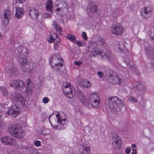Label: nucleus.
I'll return each mask as SVG.
<instances>
[{"mask_svg":"<svg viewBox=\"0 0 154 154\" xmlns=\"http://www.w3.org/2000/svg\"><path fill=\"white\" fill-rule=\"evenodd\" d=\"M12 99L13 102L18 105H23L25 104V99L19 93L13 95Z\"/></svg>","mask_w":154,"mask_h":154,"instance_id":"nucleus-12","label":"nucleus"},{"mask_svg":"<svg viewBox=\"0 0 154 154\" xmlns=\"http://www.w3.org/2000/svg\"><path fill=\"white\" fill-rule=\"evenodd\" d=\"M80 154H91L90 147L88 146H83L82 147V149L79 151Z\"/></svg>","mask_w":154,"mask_h":154,"instance_id":"nucleus-21","label":"nucleus"},{"mask_svg":"<svg viewBox=\"0 0 154 154\" xmlns=\"http://www.w3.org/2000/svg\"><path fill=\"white\" fill-rule=\"evenodd\" d=\"M91 85V82L86 79V80L85 81V82L82 85V88H89Z\"/></svg>","mask_w":154,"mask_h":154,"instance_id":"nucleus-30","label":"nucleus"},{"mask_svg":"<svg viewBox=\"0 0 154 154\" xmlns=\"http://www.w3.org/2000/svg\"><path fill=\"white\" fill-rule=\"evenodd\" d=\"M82 36L85 40H87L88 38L87 35L85 32H83L82 33Z\"/></svg>","mask_w":154,"mask_h":154,"instance_id":"nucleus-43","label":"nucleus"},{"mask_svg":"<svg viewBox=\"0 0 154 154\" xmlns=\"http://www.w3.org/2000/svg\"><path fill=\"white\" fill-rule=\"evenodd\" d=\"M112 144L114 147L117 149L121 148L122 141L120 138L116 134H115L113 138Z\"/></svg>","mask_w":154,"mask_h":154,"instance_id":"nucleus-13","label":"nucleus"},{"mask_svg":"<svg viewBox=\"0 0 154 154\" xmlns=\"http://www.w3.org/2000/svg\"><path fill=\"white\" fill-rule=\"evenodd\" d=\"M76 94L78 97L79 101L83 104L85 105L88 106V107H90L89 102L86 99L85 97L83 95L82 93L80 91H78L75 92V94Z\"/></svg>","mask_w":154,"mask_h":154,"instance_id":"nucleus-15","label":"nucleus"},{"mask_svg":"<svg viewBox=\"0 0 154 154\" xmlns=\"http://www.w3.org/2000/svg\"><path fill=\"white\" fill-rule=\"evenodd\" d=\"M49 119L52 128L55 130L63 129L64 128L65 122L66 121V117L59 113L52 115Z\"/></svg>","mask_w":154,"mask_h":154,"instance_id":"nucleus-1","label":"nucleus"},{"mask_svg":"<svg viewBox=\"0 0 154 154\" xmlns=\"http://www.w3.org/2000/svg\"><path fill=\"white\" fill-rule=\"evenodd\" d=\"M131 148L132 151H134V149H136V146L134 144H132L131 145Z\"/></svg>","mask_w":154,"mask_h":154,"instance_id":"nucleus-48","label":"nucleus"},{"mask_svg":"<svg viewBox=\"0 0 154 154\" xmlns=\"http://www.w3.org/2000/svg\"><path fill=\"white\" fill-rule=\"evenodd\" d=\"M8 129L9 132L18 138H22L24 136V132L22 128L17 125H13L10 126Z\"/></svg>","mask_w":154,"mask_h":154,"instance_id":"nucleus-7","label":"nucleus"},{"mask_svg":"<svg viewBox=\"0 0 154 154\" xmlns=\"http://www.w3.org/2000/svg\"><path fill=\"white\" fill-rule=\"evenodd\" d=\"M2 35L1 33H0V40H2Z\"/></svg>","mask_w":154,"mask_h":154,"instance_id":"nucleus-50","label":"nucleus"},{"mask_svg":"<svg viewBox=\"0 0 154 154\" xmlns=\"http://www.w3.org/2000/svg\"><path fill=\"white\" fill-rule=\"evenodd\" d=\"M115 48L116 49V51H122V47L121 46H120L119 44L116 45L115 46Z\"/></svg>","mask_w":154,"mask_h":154,"instance_id":"nucleus-38","label":"nucleus"},{"mask_svg":"<svg viewBox=\"0 0 154 154\" xmlns=\"http://www.w3.org/2000/svg\"><path fill=\"white\" fill-rule=\"evenodd\" d=\"M24 11L22 8H17L15 13V17L16 18H21L24 14Z\"/></svg>","mask_w":154,"mask_h":154,"instance_id":"nucleus-20","label":"nucleus"},{"mask_svg":"<svg viewBox=\"0 0 154 154\" xmlns=\"http://www.w3.org/2000/svg\"><path fill=\"white\" fill-rule=\"evenodd\" d=\"M39 15L38 10L34 8H31L29 10V15L32 19H36Z\"/></svg>","mask_w":154,"mask_h":154,"instance_id":"nucleus-18","label":"nucleus"},{"mask_svg":"<svg viewBox=\"0 0 154 154\" xmlns=\"http://www.w3.org/2000/svg\"><path fill=\"white\" fill-rule=\"evenodd\" d=\"M97 75L99 78H101L103 77V73L100 71H98L97 72Z\"/></svg>","mask_w":154,"mask_h":154,"instance_id":"nucleus-45","label":"nucleus"},{"mask_svg":"<svg viewBox=\"0 0 154 154\" xmlns=\"http://www.w3.org/2000/svg\"><path fill=\"white\" fill-rule=\"evenodd\" d=\"M55 6L59 7L56 9V12H60L62 11V10L63 9L62 6L65 7L66 6V4L64 3H62L59 1H57L55 2Z\"/></svg>","mask_w":154,"mask_h":154,"instance_id":"nucleus-22","label":"nucleus"},{"mask_svg":"<svg viewBox=\"0 0 154 154\" xmlns=\"http://www.w3.org/2000/svg\"><path fill=\"white\" fill-rule=\"evenodd\" d=\"M110 31L113 35L118 36L122 34L125 29L120 23H116L111 26L110 28Z\"/></svg>","mask_w":154,"mask_h":154,"instance_id":"nucleus-8","label":"nucleus"},{"mask_svg":"<svg viewBox=\"0 0 154 154\" xmlns=\"http://www.w3.org/2000/svg\"><path fill=\"white\" fill-rule=\"evenodd\" d=\"M103 44V41H97V43L95 42H92L91 43V47L94 49H95L99 45H102Z\"/></svg>","mask_w":154,"mask_h":154,"instance_id":"nucleus-26","label":"nucleus"},{"mask_svg":"<svg viewBox=\"0 0 154 154\" xmlns=\"http://www.w3.org/2000/svg\"><path fill=\"white\" fill-rule=\"evenodd\" d=\"M129 100L133 103H136L137 101V99L134 97L131 96L129 98Z\"/></svg>","mask_w":154,"mask_h":154,"instance_id":"nucleus-36","label":"nucleus"},{"mask_svg":"<svg viewBox=\"0 0 154 154\" xmlns=\"http://www.w3.org/2000/svg\"><path fill=\"white\" fill-rule=\"evenodd\" d=\"M0 89L4 96H6L8 95V93L6 88L3 87H1Z\"/></svg>","mask_w":154,"mask_h":154,"instance_id":"nucleus-34","label":"nucleus"},{"mask_svg":"<svg viewBox=\"0 0 154 154\" xmlns=\"http://www.w3.org/2000/svg\"><path fill=\"white\" fill-rule=\"evenodd\" d=\"M53 2L51 0H48L46 4V8L47 11L52 13V9L53 7Z\"/></svg>","mask_w":154,"mask_h":154,"instance_id":"nucleus-23","label":"nucleus"},{"mask_svg":"<svg viewBox=\"0 0 154 154\" xmlns=\"http://www.w3.org/2000/svg\"><path fill=\"white\" fill-rule=\"evenodd\" d=\"M63 91L65 96L68 98L72 99L75 95V91L73 86L69 83L63 84Z\"/></svg>","mask_w":154,"mask_h":154,"instance_id":"nucleus-5","label":"nucleus"},{"mask_svg":"<svg viewBox=\"0 0 154 154\" xmlns=\"http://www.w3.org/2000/svg\"><path fill=\"white\" fill-rule=\"evenodd\" d=\"M2 143L4 145L8 146H11L13 145L14 140L12 138L9 136H5L1 138Z\"/></svg>","mask_w":154,"mask_h":154,"instance_id":"nucleus-16","label":"nucleus"},{"mask_svg":"<svg viewBox=\"0 0 154 154\" xmlns=\"http://www.w3.org/2000/svg\"><path fill=\"white\" fill-rule=\"evenodd\" d=\"M29 149L30 150V152L32 154H38L37 151L35 148L30 147Z\"/></svg>","mask_w":154,"mask_h":154,"instance_id":"nucleus-35","label":"nucleus"},{"mask_svg":"<svg viewBox=\"0 0 154 154\" xmlns=\"http://www.w3.org/2000/svg\"><path fill=\"white\" fill-rule=\"evenodd\" d=\"M56 35V40L55 41L54 44V48L55 50H57L59 48L60 45V40L59 38H58L57 36L55 34L54 35Z\"/></svg>","mask_w":154,"mask_h":154,"instance_id":"nucleus-24","label":"nucleus"},{"mask_svg":"<svg viewBox=\"0 0 154 154\" xmlns=\"http://www.w3.org/2000/svg\"><path fill=\"white\" fill-rule=\"evenodd\" d=\"M108 80L109 82L113 84L120 85L122 82V79L118 75H116V73L111 75Z\"/></svg>","mask_w":154,"mask_h":154,"instance_id":"nucleus-14","label":"nucleus"},{"mask_svg":"<svg viewBox=\"0 0 154 154\" xmlns=\"http://www.w3.org/2000/svg\"><path fill=\"white\" fill-rule=\"evenodd\" d=\"M86 80V79H83L81 77H78L77 78V83L79 86L82 87V85H83Z\"/></svg>","mask_w":154,"mask_h":154,"instance_id":"nucleus-29","label":"nucleus"},{"mask_svg":"<svg viewBox=\"0 0 154 154\" xmlns=\"http://www.w3.org/2000/svg\"><path fill=\"white\" fill-rule=\"evenodd\" d=\"M15 2L17 5L18 4H22L25 1V0H15Z\"/></svg>","mask_w":154,"mask_h":154,"instance_id":"nucleus-44","label":"nucleus"},{"mask_svg":"<svg viewBox=\"0 0 154 154\" xmlns=\"http://www.w3.org/2000/svg\"><path fill=\"white\" fill-rule=\"evenodd\" d=\"M43 16L44 18H48L51 17L52 15L49 13H45L43 14Z\"/></svg>","mask_w":154,"mask_h":154,"instance_id":"nucleus-40","label":"nucleus"},{"mask_svg":"<svg viewBox=\"0 0 154 154\" xmlns=\"http://www.w3.org/2000/svg\"><path fill=\"white\" fill-rule=\"evenodd\" d=\"M34 144L36 147H39L41 146V143L40 141L36 140L34 142Z\"/></svg>","mask_w":154,"mask_h":154,"instance_id":"nucleus-41","label":"nucleus"},{"mask_svg":"<svg viewBox=\"0 0 154 154\" xmlns=\"http://www.w3.org/2000/svg\"><path fill=\"white\" fill-rule=\"evenodd\" d=\"M2 114V112H0V118H1ZM2 126V122L0 121V128H1Z\"/></svg>","mask_w":154,"mask_h":154,"instance_id":"nucleus-47","label":"nucleus"},{"mask_svg":"<svg viewBox=\"0 0 154 154\" xmlns=\"http://www.w3.org/2000/svg\"><path fill=\"white\" fill-rule=\"evenodd\" d=\"M74 63L75 65L79 66H80L82 64V62L81 61H75L74 62Z\"/></svg>","mask_w":154,"mask_h":154,"instance_id":"nucleus-46","label":"nucleus"},{"mask_svg":"<svg viewBox=\"0 0 154 154\" xmlns=\"http://www.w3.org/2000/svg\"><path fill=\"white\" fill-rule=\"evenodd\" d=\"M86 10L89 14H91L97 12V6L92 4L89 5L86 8Z\"/></svg>","mask_w":154,"mask_h":154,"instance_id":"nucleus-19","label":"nucleus"},{"mask_svg":"<svg viewBox=\"0 0 154 154\" xmlns=\"http://www.w3.org/2000/svg\"><path fill=\"white\" fill-rule=\"evenodd\" d=\"M152 9L151 6H146L143 7L141 10V15L144 19H147L150 17L152 13Z\"/></svg>","mask_w":154,"mask_h":154,"instance_id":"nucleus-10","label":"nucleus"},{"mask_svg":"<svg viewBox=\"0 0 154 154\" xmlns=\"http://www.w3.org/2000/svg\"><path fill=\"white\" fill-rule=\"evenodd\" d=\"M20 109L16 105L12 106L11 109L6 112V116L8 117L9 116H12L14 117H16L20 113Z\"/></svg>","mask_w":154,"mask_h":154,"instance_id":"nucleus-11","label":"nucleus"},{"mask_svg":"<svg viewBox=\"0 0 154 154\" xmlns=\"http://www.w3.org/2000/svg\"><path fill=\"white\" fill-rule=\"evenodd\" d=\"M89 98V108L92 107L96 109L99 107V94L95 92L91 93Z\"/></svg>","mask_w":154,"mask_h":154,"instance_id":"nucleus-6","label":"nucleus"},{"mask_svg":"<svg viewBox=\"0 0 154 154\" xmlns=\"http://www.w3.org/2000/svg\"><path fill=\"white\" fill-rule=\"evenodd\" d=\"M50 101L49 98L47 97H45L43 98L42 102L46 104L48 103Z\"/></svg>","mask_w":154,"mask_h":154,"instance_id":"nucleus-37","label":"nucleus"},{"mask_svg":"<svg viewBox=\"0 0 154 154\" xmlns=\"http://www.w3.org/2000/svg\"><path fill=\"white\" fill-rule=\"evenodd\" d=\"M27 85L26 89L28 91L31 92L32 88L33 87V85L31 80L29 79H27L26 81Z\"/></svg>","mask_w":154,"mask_h":154,"instance_id":"nucleus-25","label":"nucleus"},{"mask_svg":"<svg viewBox=\"0 0 154 154\" xmlns=\"http://www.w3.org/2000/svg\"><path fill=\"white\" fill-rule=\"evenodd\" d=\"M136 149H134V151H133L131 154H136Z\"/></svg>","mask_w":154,"mask_h":154,"instance_id":"nucleus-49","label":"nucleus"},{"mask_svg":"<svg viewBox=\"0 0 154 154\" xmlns=\"http://www.w3.org/2000/svg\"><path fill=\"white\" fill-rule=\"evenodd\" d=\"M53 26L55 27L57 32L59 34H61L62 33V29L59 26L56 21H54L53 23Z\"/></svg>","mask_w":154,"mask_h":154,"instance_id":"nucleus-28","label":"nucleus"},{"mask_svg":"<svg viewBox=\"0 0 154 154\" xmlns=\"http://www.w3.org/2000/svg\"><path fill=\"white\" fill-rule=\"evenodd\" d=\"M66 37L72 42L75 41L76 39V37L74 35L71 34L68 35L66 36Z\"/></svg>","mask_w":154,"mask_h":154,"instance_id":"nucleus-33","label":"nucleus"},{"mask_svg":"<svg viewBox=\"0 0 154 154\" xmlns=\"http://www.w3.org/2000/svg\"><path fill=\"white\" fill-rule=\"evenodd\" d=\"M50 63L51 67L56 70H59L63 65V61L61 57L58 54L53 55Z\"/></svg>","mask_w":154,"mask_h":154,"instance_id":"nucleus-3","label":"nucleus"},{"mask_svg":"<svg viewBox=\"0 0 154 154\" xmlns=\"http://www.w3.org/2000/svg\"><path fill=\"white\" fill-rule=\"evenodd\" d=\"M76 43L78 46L80 47L83 46L85 45V43H83L82 41H76Z\"/></svg>","mask_w":154,"mask_h":154,"instance_id":"nucleus-39","label":"nucleus"},{"mask_svg":"<svg viewBox=\"0 0 154 154\" xmlns=\"http://www.w3.org/2000/svg\"><path fill=\"white\" fill-rule=\"evenodd\" d=\"M131 152V148L129 146H128L125 149V152L127 154H129Z\"/></svg>","mask_w":154,"mask_h":154,"instance_id":"nucleus-42","label":"nucleus"},{"mask_svg":"<svg viewBox=\"0 0 154 154\" xmlns=\"http://www.w3.org/2000/svg\"><path fill=\"white\" fill-rule=\"evenodd\" d=\"M17 59L23 71L27 73H30L32 71V69L30 68L29 63L25 55L23 54H20Z\"/></svg>","mask_w":154,"mask_h":154,"instance_id":"nucleus-2","label":"nucleus"},{"mask_svg":"<svg viewBox=\"0 0 154 154\" xmlns=\"http://www.w3.org/2000/svg\"><path fill=\"white\" fill-rule=\"evenodd\" d=\"M3 16L4 18H7L10 19L11 18V12L9 10H6L3 14Z\"/></svg>","mask_w":154,"mask_h":154,"instance_id":"nucleus-27","label":"nucleus"},{"mask_svg":"<svg viewBox=\"0 0 154 154\" xmlns=\"http://www.w3.org/2000/svg\"><path fill=\"white\" fill-rule=\"evenodd\" d=\"M10 19L7 18H3L2 20V26H5L8 25L9 23V20Z\"/></svg>","mask_w":154,"mask_h":154,"instance_id":"nucleus-31","label":"nucleus"},{"mask_svg":"<svg viewBox=\"0 0 154 154\" xmlns=\"http://www.w3.org/2000/svg\"><path fill=\"white\" fill-rule=\"evenodd\" d=\"M97 55L101 56L103 59L109 60L110 59L111 54L110 53H106L103 50H99L92 51L91 53L90 56L94 57Z\"/></svg>","mask_w":154,"mask_h":154,"instance_id":"nucleus-9","label":"nucleus"},{"mask_svg":"<svg viewBox=\"0 0 154 154\" xmlns=\"http://www.w3.org/2000/svg\"><path fill=\"white\" fill-rule=\"evenodd\" d=\"M54 34L53 35H50L49 38L48 39V41L49 43H52L54 41H55L56 40V35H55Z\"/></svg>","mask_w":154,"mask_h":154,"instance_id":"nucleus-32","label":"nucleus"},{"mask_svg":"<svg viewBox=\"0 0 154 154\" xmlns=\"http://www.w3.org/2000/svg\"><path fill=\"white\" fill-rule=\"evenodd\" d=\"M11 87L15 88H22L25 86L24 83L22 81L20 80H14L10 84Z\"/></svg>","mask_w":154,"mask_h":154,"instance_id":"nucleus-17","label":"nucleus"},{"mask_svg":"<svg viewBox=\"0 0 154 154\" xmlns=\"http://www.w3.org/2000/svg\"><path fill=\"white\" fill-rule=\"evenodd\" d=\"M108 105L109 107L114 111L119 110V107L122 104V101L117 97L112 96L108 99Z\"/></svg>","mask_w":154,"mask_h":154,"instance_id":"nucleus-4","label":"nucleus"}]
</instances>
